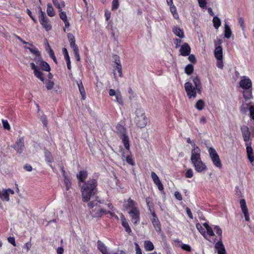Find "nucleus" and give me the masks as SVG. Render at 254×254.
I'll return each mask as SVG.
<instances>
[{"label":"nucleus","mask_w":254,"mask_h":254,"mask_svg":"<svg viewBox=\"0 0 254 254\" xmlns=\"http://www.w3.org/2000/svg\"><path fill=\"white\" fill-rule=\"evenodd\" d=\"M214 45H215V47H222L221 46V44H222V41L221 39L220 38H217L216 39H215L214 41Z\"/></svg>","instance_id":"51"},{"label":"nucleus","mask_w":254,"mask_h":254,"mask_svg":"<svg viewBox=\"0 0 254 254\" xmlns=\"http://www.w3.org/2000/svg\"><path fill=\"white\" fill-rule=\"evenodd\" d=\"M167 3L170 6L171 12L172 13L173 17L178 19L179 17L176 7L173 4V0H166Z\"/></svg>","instance_id":"19"},{"label":"nucleus","mask_w":254,"mask_h":254,"mask_svg":"<svg viewBox=\"0 0 254 254\" xmlns=\"http://www.w3.org/2000/svg\"><path fill=\"white\" fill-rule=\"evenodd\" d=\"M128 213L133 224H137L139 220L140 213L139 210L137 209L136 207H133L131 210H129Z\"/></svg>","instance_id":"10"},{"label":"nucleus","mask_w":254,"mask_h":254,"mask_svg":"<svg viewBox=\"0 0 254 254\" xmlns=\"http://www.w3.org/2000/svg\"><path fill=\"white\" fill-rule=\"evenodd\" d=\"M125 149L126 150H124L122 147H121V149L120 151V152L121 153L123 160H124V158L126 157L125 155L126 154H127V155H129L130 153L129 149L128 150V151H127V149L126 148Z\"/></svg>","instance_id":"43"},{"label":"nucleus","mask_w":254,"mask_h":254,"mask_svg":"<svg viewBox=\"0 0 254 254\" xmlns=\"http://www.w3.org/2000/svg\"><path fill=\"white\" fill-rule=\"evenodd\" d=\"M174 34L181 38L184 37V32L182 29L178 27H175L173 29Z\"/></svg>","instance_id":"28"},{"label":"nucleus","mask_w":254,"mask_h":254,"mask_svg":"<svg viewBox=\"0 0 254 254\" xmlns=\"http://www.w3.org/2000/svg\"><path fill=\"white\" fill-rule=\"evenodd\" d=\"M174 195L176 198L178 200H181L182 199V195L179 191H176L174 193Z\"/></svg>","instance_id":"62"},{"label":"nucleus","mask_w":254,"mask_h":254,"mask_svg":"<svg viewBox=\"0 0 254 254\" xmlns=\"http://www.w3.org/2000/svg\"><path fill=\"white\" fill-rule=\"evenodd\" d=\"M250 113V117L254 120V106H250L249 108Z\"/></svg>","instance_id":"55"},{"label":"nucleus","mask_w":254,"mask_h":254,"mask_svg":"<svg viewBox=\"0 0 254 254\" xmlns=\"http://www.w3.org/2000/svg\"><path fill=\"white\" fill-rule=\"evenodd\" d=\"M208 151L213 164L216 167L221 169L222 167V165L219 155L216 150L213 148L210 147Z\"/></svg>","instance_id":"8"},{"label":"nucleus","mask_w":254,"mask_h":254,"mask_svg":"<svg viewBox=\"0 0 254 254\" xmlns=\"http://www.w3.org/2000/svg\"><path fill=\"white\" fill-rule=\"evenodd\" d=\"M196 227L198 231L202 234L204 235L205 233V231L204 229L202 227V226L199 223L196 224Z\"/></svg>","instance_id":"45"},{"label":"nucleus","mask_w":254,"mask_h":254,"mask_svg":"<svg viewBox=\"0 0 254 254\" xmlns=\"http://www.w3.org/2000/svg\"><path fill=\"white\" fill-rule=\"evenodd\" d=\"M180 52L183 56H189L190 53V47L188 43H185L181 46Z\"/></svg>","instance_id":"15"},{"label":"nucleus","mask_w":254,"mask_h":254,"mask_svg":"<svg viewBox=\"0 0 254 254\" xmlns=\"http://www.w3.org/2000/svg\"><path fill=\"white\" fill-rule=\"evenodd\" d=\"M53 2L54 5L59 9V11H61L62 8L65 6L64 2L62 0L59 1L58 0H53Z\"/></svg>","instance_id":"27"},{"label":"nucleus","mask_w":254,"mask_h":254,"mask_svg":"<svg viewBox=\"0 0 254 254\" xmlns=\"http://www.w3.org/2000/svg\"><path fill=\"white\" fill-rule=\"evenodd\" d=\"M247 153L249 160L252 163L254 161V156L253 153V150L251 146H248L246 147Z\"/></svg>","instance_id":"25"},{"label":"nucleus","mask_w":254,"mask_h":254,"mask_svg":"<svg viewBox=\"0 0 254 254\" xmlns=\"http://www.w3.org/2000/svg\"><path fill=\"white\" fill-rule=\"evenodd\" d=\"M190 161L197 172L202 173L207 170L206 165L201 159L200 152L191 154Z\"/></svg>","instance_id":"3"},{"label":"nucleus","mask_w":254,"mask_h":254,"mask_svg":"<svg viewBox=\"0 0 254 254\" xmlns=\"http://www.w3.org/2000/svg\"><path fill=\"white\" fill-rule=\"evenodd\" d=\"M97 247L102 254H109L107 251V248L106 246L100 240H98L97 242Z\"/></svg>","instance_id":"22"},{"label":"nucleus","mask_w":254,"mask_h":254,"mask_svg":"<svg viewBox=\"0 0 254 254\" xmlns=\"http://www.w3.org/2000/svg\"><path fill=\"white\" fill-rule=\"evenodd\" d=\"M244 141L245 142V144L246 145L247 147H248V146H251V140L250 138V136H245L243 137Z\"/></svg>","instance_id":"42"},{"label":"nucleus","mask_w":254,"mask_h":254,"mask_svg":"<svg viewBox=\"0 0 254 254\" xmlns=\"http://www.w3.org/2000/svg\"><path fill=\"white\" fill-rule=\"evenodd\" d=\"M181 248L187 251V252H190L191 251V247H190V245H188V244H183L181 246Z\"/></svg>","instance_id":"50"},{"label":"nucleus","mask_w":254,"mask_h":254,"mask_svg":"<svg viewBox=\"0 0 254 254\" xmlns=\"http://www.w3.org/2000/svg\"><path fill=\"white\" fill-rule=\"evenodd\" d=\"M154 245L150 241H146L144 242V248L146 251H151L154 249Z\"/></svg>","instance_id":"30"},{"label":"nucleus","mask_w":254,"mask_h":254,"mask_svg":"<svg viewBox=\"0 0 254 254\" xmlns=\"http://www.w3.org/2000/svg\"><path fill=\"white\" fill-rule=\"evenodd\" d=\"M90 213L93 217H100L106 214L107 211L100 207H90Z\"/></svg>","instance_id":"11"},{"label":"nucleus","mask_w":254,"mask_h":254,"mask_svg":"<svg viewBox=\"0 0 254 254\" xmlns=\"http://www.w3.org/2000/svg\"><path fill=\"white\" fill-rule=\"evenodd\" d=\"M187 142L191 144V146H192V149H191V154H193V152L195 153L196 152H200V149L198 148V146H197L195 145V143L193 141H192L190 140V138L189 137L187 138Z\"/></svg>","instance_id":"24"},{"label":"nucleus","mask_w":254,"mask_h":254,"mask_svg":"<svg viewBox=\"0 0 254 254\" xmlns=\"http://www.w3.org/2000/svg\"><path fill=\"white\" fill-rule=\"evenodd\" d=\"M8 242L12 244L13 246H16L15 238L13 237H9L7 239Z\"/></svg>","instance_id":"59"},{"label":"nucleus","mask_w":254,"mask_h":254,"mask_svg":"<svg viewBox=\"0 0 254 254\" xmlns=\"http://www.w3.org/2000/svg\"><path fill=\"white\" fill-rule=\"evenodd\" d=\"M243 96L245 99H249L252 98L253 96H252V90H250L248 91L244 92Z\"/></svg>","instance_id":"41"},{"label":"nucleus","mask_w":254,"mask_h":254,"mask_svg":"<svg viewBox=\"0 0 254 254\" xmlns=\"http://www.w3.org/2000/svg\"><path fill=\"white\" fill-rule=\"evenodd\" d=\"M69 44H70V46L73 50V51L78 50V48L77 46L75 44V41H72V42H70Z\"/></svg>","instance_id":"53"},{"label":"nucleus","mask_w":254,"mask_h":254,"mask_svg":"<svg viewBox=\"0 0 254 254\" xmlns=\"http://www.w3.org/2000/svg\"><path fill=\"white\" fill-rule=\"evenodd\" d=\"M232 35V31L231 30L229 26L228 25L225 24V31H224V35L225 37L227 38H230Z\"/></svg>","instance_id":"33"},{"label":"nucleus","mask_w":254,"mask_h":254,"mask_svg":"<svg viewBox=\"0 0 254 254\" xmlns=\"http://www.w3.org/2000/svg\"><path fill=\"white\" fill-rule=\"evenodd\" d=\"M207 234L210 236H214V233L213 231L212 228L210 227L206 229Z\"/></svg>","instance_id":"64"},{"label":"nucleus","mask_w":254,"mask_h":254,"mask_svg":"<svg viewBox=\"0 0 254 254\" xmlns=\"http://www.w3.org/2000/svg\"><path fill=\"white\" fill-rule=\"evenodd\" d=\"M217 66L218 68L222 69L223 67V63L222 60H217Z\"/></svg>","instance_id":"61"},{"label":"nucleus","mask_w":254,"mask_h":254,"mask_svg":"<svg viewBox=\"0 0 254 254\" xmlns=\"http://www.w3.org/2000/svg\"><path fill=\"white\" fill-rule=\"evenodd\" d=\"M26 48L28 49L31 52V53L34 55V56L37 55L40 53L35 48L26 47Z\"/></svg>","instance_id":"48"},{"label":"nucleus","mask_w":254,"mask_h":254,"mask_svg":"<svg viewBox=\"0 0 254 254\" xmlns=\"http://www.w3.org/2000/svg\"><path fill=\"white\" fill-rule=\"evenodd\" d=\"M2 126H3L4 129H7L8 130H10V125L6 120H2Z\"/></svg>","instance_id":"46"},{"label":"nucleus","mask_w":254,"mask_h":254,"mask_svg":"<svg viewBox=\"0 0 254 254\" xmlns=\"http://www.w3.org/2000/svg\"><path fill=\"white\" fill-rule=\"evenodd\" d=\"M14 193V190L10 189H2L0 191V198L3 201H8L9 194H13Z\"/></svg>","instance_id":"13"},{"label":"nucleus","mask_w":254,"mask_h":254,"mask_svg":"<svg viewBox=\"0 0 254 254\" xmlns=\"http://www.w3.org/2000/svg\"><path fill=\"white\" fill-rule=\"evenodd\" d=\"M109 96L112 97V100L117 103L119 106H123L124 105V99L119 89L116 90L110 89L109 90Z\"/></svg>","instance_id":"6"},{"label":"nucleus","mask_w":254,"mask_h":254,"mask_svg":"<svg viewBox=\"0 0 254 254\" xmlns=\"http://www.w3.org/2000/svg\"><path fill=\"white\" fill-rule=\"evenodd\" d=\"M60 17L61 18V19H62L63 21L64 20H66L67 18H66V13L64 11H62L61 10V11H60Z\"/></svg>","instance_id":"57"},{"label":"nucleus","mask_w":254,"mask_h":254,"mask_svg":"<svg viewBox=\"0 0 254 254\" xmlns=\"http://www.w3.org/2000/svg\"><path fill=\"white\" fill-rule=\"evenodd\" d=\"M46 88L48 90H51L53 88L54 82L51 80H46L45 82Z\"/></svg>","instance_id":"40"},{"label":"nucleus","mask_w":254,"mask_h":254,"mask_svg":"<svg viewBox=\"0 0 254 254\" xmlns=\"http://www.w3.org/2000/svg\"><path fill=\"white\" fill-rule=\"evenodd\" d=\"M134 122L139 127H145L147 124V119L144 111L141 108H137L134 112Z\"/></svg>","instance_id":"4"},{"label":"nucleus","mask_w":254,"mask_h":254,"mask_svg":"<svg viewBox=\"0 0 254 254\" xmlns=\"http://www.w3.org/2000/svg\"><path fill=\"white\" fill-rule=\"evenodd\" d=\"M121 221H122V226L125 228L126 231L129 234H130L131 233V230L130 228L128 222L126 219L125 218V216L122 213H121Z\"/></svg>","instance_id":"20"},{"label":"nucleus","mask_w":254,"mask_h":254,"mask_svg":"<svg viewBox=\"0 0 254 254\" xmlns=\"http://www.w3.org/2000/svg\"><path fill=\"white\" fill-rule=\"evenodd\" d=\"M34 56L35 57L33 59V60L35 62L37 65H36L34 63H31L30 64L31 67L34 71L35 76H36L42 81H44V78L43 76V74L42 72L41 71L38 67V65L40 64L41 62L42 61L40 53H39L38 55H35Z\"/></svg>","instance_id":"5"},{"label":"nucleus","mask_w":254,"mask_h":254,"mask_svg":"<svg viewBox=\"0 0 254 254\" xmlns=\"http://www.w3.org/2000/svg\"><path fill=\"white\" fill-rule=\"evenodd\" d=\"M151 175V178L154 183L157 186L158 190L160 191L163 190L164 189L162 183L161 182L158 176L154 172H152Z\"/></svg>","instance_id":"17"},{"label":"nucleus","mask_w":254,"mask_h":254,"mask_svg":"<svg viewBox=\"0 0 254 254\" xmlns=\"http://www.w3.org/2000/svg\"><path fill=\"white\" fill-rule=\"evenodd\" d=\"M119 5V0H113L112 1V10L117 9Z\"/></svg>","instance_id":"47"},{"label":"nucleus","mask_w":254,"mask_h":254,"mask_svg":"<svg viewBox=\"0 0 254 254\" xmlns=\"http://www.w3.org/2000/svg\"><path fill=\"white\" fill-rule=\"evenodd\" d=\"M40 13L41 15L39 16L40 23L47 30V31L50 30L51 26L49 23L48 19L47 18L45 13L43 12L41 9L40 10Z\"/></svg>","instance_id":"12"},{"label":"nucleus","mask_w":254,"mask_h":254,"mask_svg":"<svg viewBox=\"0 0 254 254\" xmlns=\"http://www.w3.org/2000/svg\"><path fill=\"white\" fill-rule=\"evenodd\" d=\"M127 203H128L127 204V206H133L136 204L135 202L130 198L128 199Z\"/></svg>","instance_id":"63"},{"label":"nucleus","mask_w":254,"mask_h":254,"mask_svg":"<svg viewBox=\"0 0 254 254\" xmlns=\"http://www.w3.org/2000/svg\"><path fill=\"white\" fill-rule=\"evenodd\" d=\"M115 60L116 61V65L115 66V69L117 70L119 76L122 77V65L120 64V60L119 58L116 56L115 58Z\"/></svg>","instance_id":"23"},{"label":"nucleus","mask_w":254,"mask_h":254,"mask_svg":"<svg viewBox=\"0 0 254 254\" xmlns=\"http://www.w3.org/2000/svg\"><path fill=\"white\" fill-rule=\"evenodd\" d=\"M189 56V57L188 58L189 60L192 63H195L196 62V58H195L194 55H190Z\"/></svg>","instance_id":"60"},{"label":"nucleus","mask_w":254,"mask_h":254,"mask_svg":"<svg viewBox=\"0 0 254 254\" xmlns=\"http://www.w3.org/2000/svg\"><path fill=\"white\" fill-rule=\"evenodd\" d=\"M240 86L245 90H250L252 86L251 80L246 77H243L240 81Z\"/></svg>","instance_id":"14"},{"label":"nucleus","mask_w":254,"mask_h":254,"mask_svg":"<svg viewBox=\"0 0 254 254\" xmlns=\"http://www.w3.org/2000/svg\"><path fill=\"white\" fill-rule=\"evenodd\" d=\"M45 156L46 158V160L48 162H52L53 160L52 156L50 152H45Z\"/></svg>","instance_id":"49"},{"label":"nucleus","mask_w":254,"mask_h":254,"mask_svg":"<svg viewBox=\"0 0 254 254\" xmlns=\"http://www.w3.org/2000/svg\"><path fill=\"white\" fill-rule=\"evenodd\" d=\"M214 54V56L217 60H222L223 50L222 47H215Z\"/></svg>","instance_id":"21"},{"label":"nucleus","mask_w":254,"mask_h":254,"mask_svg":"<svg viewBox=\"0 0 254 254\" xmlns=\"http://www.w3.org/2000/svg\"><path fill=\"white\" fill-rule=\"evenodd\" d=\"M77 178L80 182H83L87 177L86 171H80L78 174H77Z\"/></svg>","instance_id":"26"},{"label":"nucleus","mask_w":254,"mask_h":254,"mask_svg":"<svg viewBox=\"0 0 254 254\" xmlns=\"http://www.w3.org/2000/svg\"><path fill=\"white\" fill-rule=\"evenodd\" d=\"M214 230L216 231V234L219 236V239H221V241H222V231L221 229L218 226H215L214 227Z\"/></svg>","instance_id":"39"},{"label":"nucleus","mask_w":254,"mask_h":254,"mask_svg":"<svg viewBox=\"0 0 254 254\" xmlns=\"http://www.w3.org/2000/svg\"><path fill=\"white\" fill-rule=\"evenodd\" d=\"M204 102L202 100H199L196 103L195 107L198 110H202L204 107Z\"/></svg>","instance_id":"37"},{"label":"nucleus","mask_w":254,"mask_h":254,"mask_svg":"<svg viewBox=\"0 0 254 254\" xmlns=\"http://www.w3.org/2000/svg\"><path fill=\"white\" fill-rule=\"evenodd\" d=\"M215 248L217 250L218 254H227L225 247L221 239L215 245Z\"/></svg>","instance_id":"16"},{"label":"nucleus","mask_w":254,"mask_h":254,"mask_svg":"<svg viewBox=\"0 0 254 254\" xmlns=\"http://www.w3.org/2000/svg\"><path fill=\"white\" fill-rule=\"evenodd\" d=\"M150 211L152 212V218L151 219L152 223L155 229V230L158 232H160L161 231V224L159 222V220L157 217L155 212L154 211H152L151 207H149Z\"/></svg>","instance_id":"9"},{"label":"nucleus","mask_w":254,"mask_h":254,"mask_svg":"<svg viewBox=\"0 0 254 254\" xmlns=\"http://www.w3.org/2000/svg\"><path fill=\"white\" fill-rule=\"evenodd\" d=\"M199 5L201 8H204L205 7L206 4V2L205 0H197Z\"/></svg>","instance_id":"56"},{"label":"nucleus","mask_w":254,"mask_h":254,"mask_svg":"<svg viewBox=\"0 0 254 254\" xmlns=\"http://www.w3.org/2000/svg\"><path fill=\"white\" fill-rule=\"evenodd\" d=\"M125 158H126V161L128 164H129L132 166H133L134 165L133 161L131 157L129 155H126V157Z\"/></svg>","instance_id":"52"},{"label":"nucleus","mask_w":254,"mask_h":254,"mask_svg":"<svg viewBox=\"0 0 254 254\" xmlns=\"http://www.w3.org/2000/svg\"><path fill=\"white\" fill-rule=\"evenodd\" d=\"M136 254H142L141 250L137 243H135Z\"/></svg>","instance_id":"58"},{"label":"nucleus","mask_w":254,"mask_h":254,"mask_svg":"<svg viewBox=\"0 0 254 254\" xmlns=\"http://www.w3.org/2000/svg\"><path fill=\"white\" fill-rule=\"evenodd\" d=\"M193 66L190 64L187 65L185 68V72L188 75H190L193 72Z\"/></svg>","instance_id":"36"},{"label":"nucleus","mask_w":254,"mask_h":254,"mask_svg":"<svg viewBox=\"0 0 254 254\" xmlns=\"http://www.w3.org/2000/svg\"><path fill=\"white\" fill-rule=\"evenodd\" d=\"M97 181L95 179L88 181L81 188L82 199L84 202L90 200L91 196L95 193Z\"/></svg>","instance_id":"2"},{"label":"nucleus","mask_w":254,"mask_h":254,"mask_svg":"<svg viewBox=\"0 0 254 254\" xmlns=\"http://www.w3.org/2000/svg\"><path fill=\"white\" fill-rule=\"evenodd\" d=\"M242 212L244 214L245 220L247 221H249V214L248 207H242Z\"/></svg>","instance_id":"38"},{"label":"nucleus","mask_w":254,"mask_h":254,"mask_svg":"<svg viewBox=\"0 0 254 254\" xmlns=\"http://www.w3.org/2000/svg\"><path fill=\"white\" fill-rule=\"evenodd\" d=\"M241 130L242 133L243 137L245 136H251V132L248 127L243 126L241 127Z\"/></svg>","instance_id":"31"},{"label":"nucleus","mask_w":254,"mask_h":254,"mask_svg":"<svg viewBox=\"0 0 254 254\" xmlns=\"http://www.w3.org/2000/svg\"><path fill=\"white\" fill-rule=\"evenodd\" d=\"M213 26L216 29H218L221 25V23L220 19L217 16L214 17L213 19Z\"/></svg>","instance_id":"35"},{"label":"nucleus","mask_w":254,"mask_h":254,"mask_svg":"<svg viewBox=\"0 0 254 254\" xmlns=\"http://www.w3.org/2000/svg\"><path fill=\"white\" fill-rule=\"evenodd\" d=\"M117 133L122 139L125 147L127 149V151H128L129 148V138L126 133L125 128L121 125H118L117 126Z\"/></svg>","instance_id":"7"},{"label":"nucleus","mask_w":254,"mask_h":254,"mask_svg":"<svg viewBox=\"0 0 254 254\" xmlns=\"http://www.w3.org/2000/svg\"><path fill=\"white\" fill-rule=\"evenodd\" d=\"M13 148L17 152L21 153L24 148L23 139L22 138H19L14 145Z\"/></svg>","instance_id":"18"},{"label":"nucleus","mask_w":254,"mask_h":254,"mask_svg":"<svg viewBox=\"0 0 254 254\" xmlns=\"http://www.w3.org/2000/svg\"><path fill=\"white\" fill-rule=\"evenodd\" d=\"M40 67L43 70L49 71L50 70V67L49 64L43 61V60L41 62L40 64L38 65V67Z\"/></svg>","instance_id":"29"},{"label":"nucleus","mask_w":254,"mask_h":254,"mask_svg":"<svg viewBox=\"0 0 254 254\" xmlns=\"http://www.w3.org/2000/svg\"><path fill=\"white\" fill-rule=\"evenodd\" d=\"M47 12L49 16L52 17L55 15V13L54 11V9L50 3L47 4Z\"/></svg>","instance_id":"34"},{"label":"nucleus","mask_w":254,"mask_h":254,"mask_svg":"<svg viewBox=\"0 0 254 254\" xmlns=\"http://www.w3.org/2000/svg\"><path fill=\"white\" fill-rule=\"evenodd\" d=\"M191 78L194 86L191 82H188L185 84V88L189 98L194 99L196 96V91L200 94L202 87L201 82L197 76H192Z\"/></svg>","instance_id":"1"},{"label":"nucleus","mask_w":254,"mask_h":254,"mask_svg":"<svg viewBox=\"0 0 254 254\" xmlns=\"http://www.w3.org/2000/svg\"><path fill=\"white\" fill-rule=\"evenodd\" d=\"M193 176V172L191 169H189L187 170L185 177L187 178H191Z\"/></svg>","instance_id":"44"},{"label":"nucleus","mask_w":254,"mask_h":254,"mask_svg":"<svg viewBox=\"0 0 254 254\" xmlns=\"http://www.w3.org/2000/svg\"><path fill=\"white\" fill-rule=\"evenodd\" d=\"M64 182L66 186V190H68L69 188V187L70 186V183L69 181V180L67 179V176L64 177Z\"/></svg>","instance_id":"54"},{"label":"nucleus","mask_w":254,"mask_h":254,"mask_svg":"<svg viewBox=\"0 0 254 254\" xmlns=\"http://www.w3.org/2000/svg\"><path fill=\"white\" fill-rule=\"evenodd\" d=\"M77 84L78 86V88H79L80 93L82 96V99H84L85 92L83 86L82 85V82L81 81H79L77 82Z\"/></svg>","instance_id":"32"}]
</instances>
